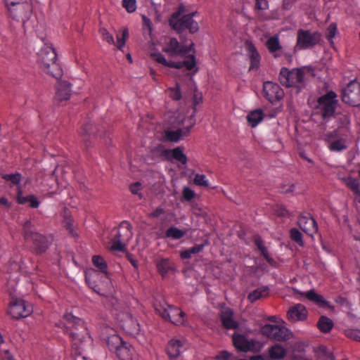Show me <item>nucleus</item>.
Here are the masks:
<instances>
[{"mask_svg": "<svg viewBox=\"0 0 360 360\" xmlns=\"http://www.w3.org/2000/svg\"><path fill=\"white\" fill-rule=\"evenodd\" d=\"M58 326L69 335L75 354L81 355L84 343L91 341L84 321L71 313H66Z\"/></svg>", "mask_w": 360, "mask_h": 360, "instance_id": "nucleus-1", "label": "nucleus"}, {"mask_svg": "<svg viewBox=\"0 0 360 360\" xmlns=\"http://www.w3.org/2000/svg\"><path fill=\"white\" fill-rule=\"evenodd\" d=\"M316 76L315 68L311 65L289 69L281 68L278 79L281 84L286 87H295L299 90L304 89L307 82Z\"/></svg>", "mask_w": 360, "mask_h": 360, "instance_id": "nucleus-2", "label": "nucleus"}, {"mask_svg": "<svg viewBox=\"0 0 360 360\" xmlns=\"http://www.w3.org/2000/svg\"><path fill=\"white\" fill-rule=\"evenodd\" d=\"M37 62L40 68L58 79L63 75V70L57 62V54L55 49L45 44L38 53Z\"/></svg>", "mask_w": 360, "mask_h": 360, "instance_id": "nucleus-3", "label": "nucleus"}, {"mask_svg": "<svg viewBox=\"0 0 360 360\" xmlns=\"http://www.w3.org/2000/svg\"><path fill=\"white\" fill-rule=\"evenodd\" d=\"M184 11V6L182 5L179 6L177 11H175L169 18V25L178 33H181L186 29H188L191 33L196 32L199 27L198 22L193 19L196 13L193 12L183 15Z\"/></svg>", "mask_w": 360, "mask_h": 360, "instance_id": "nucleus-4", "label": "nucleus"}, {"mask_svg": "<svg viewBox=\"0 0 360 360\" xmlns=\"http://www.w3.org/2000/svg\"><path fill=\"white\" fill-rule=\"evenodd\" d=\"M154 309L164 320L169 321L174 325H183L185 322V313L179 307L168 304L164 300H155Z\"/></svg>", "mask_w": 360, "mask_h": 360, "instance_id": "nucleus-5", "label": "nucleus"}, {"mask_svg": "<svg viewBox=\"0 0 360 360\" xmlns=\"http://www.w3.org/2000/svg\"><path fill=\"white\" fill-rule=\"evenodd\" d=\"M132 235L130 223L127 221H123L118 228L112 230L111 249L115 251L124 252Z\"/></svg>", "mask_w": 360, "mask_h": 360, "instance_id": "nucleus-6", "label": "nucleus"}, {"mask_svg": "<svg viewBox=\"0 0 360 360\" xmlns=\"http://www.w3.org/2000/svg\"><path fill=\"white\" fill-rule=\"evenodd\" d=\"M193 44L191 43L188 46L180 43L174 37H167L165 39L162 51L168 56L176 57L180 56L185 58L189 56L190 52L192 51Z\"/></svg>", "mask_w": 360, "mask_h": 360, "instance_id": "nucleus-7", "label": "nucleus"}, {"mask_svg": "<svg viewBox=\"0 0 360 360\" xmlns=\"http://www.w3.org/2000/svg\"><path fill=\"white\" fill-rule=\"evenodd\" d=\"M322 34L318 31L311 32L309 30L299 29L297 33L295 48L305 50L314 47L320 44Z\"/></svg>", "mask_w": 360, "mask_h": 360, "instance_id": "nucleus-8", "label": "nucleus"}, {"mask_svg": "<svg viewBox=\"0 0 360 360\" xmlns=\"http://www.w3.org/2000/svg\"><path fill=\"white\" fill-rule=\"evenodd\" d=\"M336 97L335 91H327L326 94L318 98L316 110L323 119L334 115L338 102Z\"/></svg>", "mask_w": 360, "mask_h": 360, "instance_id": "nucleus-9", "label": "nucleus"}, {"mask_svg": "<svg viewBox=\"0 0 360 360\" xmlns=\"http://www.w3.org/2000/svg\"><path fill=\"white\" fill-rule=\"evenodd\" d=\"M347 135L341 132V129H337L326 134L325 140L328 143V149L333 152H341L347 149Z\"/></svg>", "mask_w": 360, "mask_h": 360, "instance_id": "nucleus-10", "label": "nucleus"}, {"mask_svg": "<svg viewBox=\"0 0 360 360\" xmlns=\"http://www.w3.org/2000/svg\"><path fill=\"white\" fill-rule=\"evenodd\" d=\"M154 60L158 63L169 68H173L176 69H181L183 67H186V68L188 70H193L196 65L195 57L192 53L189 55L186 59L183 61H172L167 60L165 57L161 54L158 53L153 56Z\"/></svg>", "mask_w": 360, "mask_h": 360, "instance_id": "nucleus-11", "label": "nucleus"}, {"mask_svg": "<svg viewBox=\"0 0 360 360\" xmlns=\"http://www.w3.org/2000/svg\"><path fill=\"white\" fill-rule=\"evenodd\" d=\"M25 240L32 243V250L36 255L44 253L49 245L46 236L37 232L27 231Z\"/></svg>", "mask_w": 360, "mask_h": 360, "instance_id": "nucleus-12", "label": "nucleus"}, {"mask_svg": "<svg viewBox=\"0 0 360 360\" xmlns=\"http://www.w3.org/2000/svg\"><path fill=\"white\" fill-rule=\"evenodd\" d=\"M32 312V307L31 305L26 304V302L21 299L13 300L8 308V314L13 319H18L28 316Z\"/></svg>", "mask_w": 360, "mask_h": 360, "instance_id": "nucleus-13", "label": "nucleus"}, {"mask_svg": "<svg viewBox=\"0 0 360 360\" xmlns=\"http://www.w3.org/2000/svg\"><path fill=\"white\" fill-rule=\"evenodd\" d=\"M119 316L120 318L119 326L127 334L135 336L139 333L141 330L140 324L131 314L123 312Z\"/></svg>", "mask_w": 360, "mask_h": 360, "instance_id": "nucleus-14", "label": "nucleus"}, {"mask_svg": "<svg viewBox=\"0 0 360 360\" xmlns=\"http://www.w3.org/2000/svg\"><path fill=\"white\" fill-rule=\"evenodd\" d=\"M261 332L268 338L276 341H285L289 339L288 329L278 325L265 324L262 327Z\"/></svg>", "mask_w": 360, "mask_h": 360, "instance_id": "nucleus-15", "label": "nucleus"}, {"mask_svg": "<svg viewBox=\"0 0 360 360\" xmlns=\"http://www.w3.org/2000/svg\"><path fill=\"white\" fill-rule=\"evenodd\" d=\"M188 121L189 122V125L185 126L184 129L179 128L175 131L170 129L165 130L163 136L164 141L170 142H178L184 137L187 136L191 129L195 125V120H193V116L189 118Z\"/></svg>", "mask_w": 360, "mask_h": 360, "instance_id": "nucleus-16", "label": "nucleus"}, {"mask_svg": "<svg viewBox=\"0 0 360 360\" xmlns=\"http://www.w3.org/2000/svg\"><path fill=\"white\" fill-rule=\"evenodd\" d=\"M232 340L236 349L243 352L253 351L256 344L255 340H248L245 335L237 333L233 335Z\"/></svg>", "mask_w": 360, "mask_h": 360, "instance_id": "nucleus-17", "label": "nucleus"}, {"mask_svg": "<svg viewBox=\"0 0 360 360\" xmlns=\"http://www.w3.org/2000/svg\"><path fill=\"white\" fill-rule=\"evenodd\" d=\"M297 223L302 231L309 236H312L318 231L317 224L311 217L301 215Z\"/></svg>", "mask_w": 360, "mask_h": 360, "instance_id": "nucleus-18", "label": "nucleus"}, {"mask_svg": "<svg viewBox=\"0 0 360 360\" xmlns=\"http://www.w3.org/2000/svg\"><path fill=\"white\" fill-rule=\"evenodd\" d=\"M220 320L224 328L228 330L236 329L238 322L233 319V311L229 307L223 308L220 311Z\"/></svg>", "mask_w": 360, "mask_h": 360, "instance_id": "nucleus-19", "label": "nucleus"}, {"mask_svg": "<svg viewBox=\"0 0 360 360\" xmlns=\"http://www.w3.org/2000/svg\"><path fill=\"white\" fill-rule=\"evenodd\" d=\"M185 349L183 341L177 338L171 339L167 345V353L170 359L177 358Z\"/></svg>", "mask_w": 360, "mask_h": 360, "instance_id": "nucleus-20", "label": "nucleus"}, {"mask_svg": "<svg viewBox=\"0 0 360 360\" xmlns=\"http://www.w3.org/2000/svg\"><path fill=\"white\" fill-rule=\"evenodd\" d=\"M287 316L288 319L291 322L304 321L307 319V310L304 305L297 304L289 309Z\"/></svg>", "mask_w": 360, "mask_h": 360, "instance_id": "nucleus-21", "label": "nucleus"}, {"mask_svg": "<svg viewBox=\"0 0 360 360\" xmlns=\"http://www.w3.org/2000/svg\"><path fill=\"white\" fill-rule=\"evenodd\" d=\"M155 266L158 272L162 278H165L170 273L175 271V266L173 262L169 258H161L155 261Z\"/></svg>", "mask_w": 360, "mask_h": 360, "instance_id": "nucleus-22", "label": "nucleus"}, {"mask_svg": "<svg viewBox=\"0 0 360 360\" xmlns=\"http://www.w3.org/2000/svg\"><path fill=\"white\" fill-rule=\"evenodd\" d=\"M115 352L120 360H138L137 354L134 349L126 342Z\"/></svg>", "mask_w": 360, "mask_h": 360, "instance_id": "nucleus-23", "label": "nucleus"}, {"mask_svg": "<svg viewBox=\"0 0 360 360\" xmlns=\"http://www.w3.org/2000/svg\"><path fill=\"white\" fill-rule=\"evenodd\" d=\"M92 263L98 269V270L104 274L105 276V281L106 283V289L108 290L111 289V283L110 278L108 277V274L107 272V263L105 261V259L99 256V255H95L92 257Z\"/></svg>", "mask_w": 360, "mask_h": 360, "instance_id": "nucleus-24", "label": "nucleus"}, {"mask_svg": "<svg viewBox=\"0 0 360 360\" xmlns=\"http://www.w3.org/2000/svg\"><path fill=\"white\" fill-rule=\"evenodd\" d=\"M246 48L250 61L249 70H257L259 67L261 57L255 46L252 43H246Z\"/></svg>", "mask_w": 360, "mask_h": 360, "instance_id": "nucleus-25", "label": "nucleus"}, {"mask_svg": "<svg viewBox=\"0 0 360 360\" xmlns=\"http://www.w3.org/2000/svg\"><path fill=\"white\" fill-rule=\"evenodd\" d=\"M105 340L108 349L113 352H115L124 342L122 338L112 329L110 330V333Z\"/></svg>", "mask_w": 360, "mask_h": 360, "instance_id": "nucleus-26", "label": "nucleus"}, {"mask_svg": "<svg viewBox=\"0 0 360 360\" xmlns=\"http://www.w3.org/2000/svg\"><path fill=\"white\" fill-rule=\"evenodd\" d=\"M192 104H193V113L188 117L184 119L182 121V127L181 129H184V127L186 125H189V122L188 120L193 116V120L195 121V115L197 112V107L198 105L202 103V94L201 91H193V94H191Z\"/></svg>", "mask_w": 360, "mask_h": 360, "instance_id": "nucleus-27", "label": "nucleus"}, {"mask_svg": "<svg viewBox=\"0 0 360 360\" xmlns=\"http://www.w3.org/2000/svg\"><path fill=\"white\" fill-rule=\"evenodd\" d=\"M16 200L20 205H24L26 202H29V205L32 208H37L40 204L39 201L34 195L23 196L22 191L20 188L17 193Z\"/></svg>", "mask_w": 360, "mask_h": 360, "instance_id": "nucleus-28", "label": "nucleus"}, {"mask_svg": "<svg viewBox=\"0 0 360 360\" xmlns=\"http://www.w3.org/2000/svg\"><path fill=\"white\" fill-rule=\"evenodd\" d=\"M342 100L344 103L352 105H360V91H341Z\"/></svg>", "mask_w": 360, "mask_h": 360, "instance_id": "nucleus-29", "label": "nucleus"}, {"mask_svg": "<svg viewBox=\"0 0 360 360\" xmlns=\"http://www.w3.org/2000/svg\"><path fill=\"white\" fill-rule=\"evenodd\" d=\"M302 295H304L306 298L315 303L319 307H327L329 306V302L326 300L322 295L315 292L314 290H311L309 291L302 292Z\"/></svg>", "mask_w": 360, "mask_h": 360, "instance_id": "nucleus-30", "label": "nucleus"}, {"mask_svg": "<svg viewBox=\"0 0 360 360\" xmlns=\"http://www.w3.org/2000/svg\"><path fill=\"white\" fill-rule=\"evenodd\" d=\"M264 114L262 109L251 110L247 115L246 119L249 125L254 128L264 119Z\"/></svg>", "mask_w": 360, "mask_h": 360, "instance_id": "nucleus-31", "label": "nucleus"}, {"mask_svg": "<svg viewBox=\"0 0 360 360\" xmlns=\"http://www.w3.org/2000/svg\"><path fill=\"white\" fill-rule=\"evenodd\" d=\"M13 8L16 9H14L13 12H8L10 17L15 20L22 21V24L25 25V20L29 18L31 13L32 8L30 4H29V9H23L22 12L20 9H18V6H14Z\"/></svg>", "mask_w": 360, "mask_h": 360, "instance_id": "nucleus-32", "label": "nucleus"}, {"mask_svg": "<svg viewBox=\"0 0 360 360\" xmlns=\"http://www.w3.org/2000/svg\"><path fill=\"white\" fill-rule=\"evenodd\" d=\"M162 154L165 155L171 154L173 159L183 165H186L187 162V157L184 153L183 149L181 147H176L172 150L165 149L162 151Z\"/></svg>", "mask_w": 360, "mask_h": 360, "instance_id": "nucleus-33", "label": "nucleus"}, {"mask_svg": "<svg viewBox=\"0 0 360 360\" xmlns=\"http://www.w3.org/2000/svg\"><path fill=\"white\" fill-rule=\"evenodd\" d=\"M8 12H13L14 6H18L22 12L23 9H29V0H4Z\"/></svg>", "mask_w": 360, "mask_h": 360, "instance_id": "nucleus-34", "label": "nucleus"}, {"mask_svg": "<svg viewBox=\"0 0 360 360\" xmlns=\"http://www.w3.org/2000/svg\"><path fill=\"white\" fill-rule=\"evenodd\" d=\"M286 353L285 349L279 344H275L269 349V354L272 359H283Z\"/></svg>", "mask_w": 360, "mask_h": 360, "instance_id": "nucleus-35", "label": "nucleus"}, {"mask_svg": "<svg viewBox=\"0 0 360 360\" xmlns=\"http://www.w3.org/2000/svg\"><path fill=\"white\" fill-rule=\"evenodd\" d=\"M269 289L266 286L258 288L252 292H250L248 299L250 302H255L257 300L268 296Z\"/></svg>", "mask_w": 360, "mask_h": 360, "instance_id": "nucleus-36", "label": "nucleus"}, {"mask_svg": "<svg viewBox=\"0 0 360 360\" xmlns=\"http://www.w3.org/2000/svg\"><path fill=\"white\" fill-rule=\"evenodd\" d=\"M3 272L8 274H18L22 271V267L18 261L10 259L9 262L2 267ZM18 276L15 277L17 278Z\"/></svg>", "mask_w": 360, "mask_h": 360, "instance_id": "nucleus-37", "label": "nucleus"}, {"mask_svg": "<svg viewBox=\"0 0 360 360\" xmlns=\"http://www.w3.org/2000/svg\"><path fill=\"white\" fill-rule=\"evenodd\" d=\"M342 181L354 194L360 193V182L358 179L349 176L343 178Z\"/></svg>", "mask_w": 360, "mask_h": 360, "instance_id": "nucleus-38", "label": "nucleus"}, {"mask_svg": "<svg viewBox=\"0 0 360 360\" xmlns=\"http://www.w3.org/2000/svg\"><path fill=\"white\" fill-rule=\"evenodd\" d=\"M186 234V231L179 229L178 228L172 226H170L165 233L164 236L161 238H169L174 240L181 239Z\"/></svg>", "mask_w": 360, "mask_h": 360, "instance_id": "nucleus-39", "label": "nucleus"}, {"mask_svg": "<svg viewBox=\"0 0 360 360\" xmlns=\"http://www.w3.org/2000/svg\"><path fill=\"white\" fill-rule=\"evenodd\" d=\"M317 327L322 333H328L333 327V322L327 316H321L317 322Z\"/></svg>", "mask_w": 360, "mask_h": 360, "instance_id": "nucleus-40", "label": "nucleus"}, {"mask_svg": "<svg viewBox=\"0 0 360 360\" xmlns=\"http://www.w3.org/2000/svg\"><path fill=\"white\" fill-rule=\"evenodd\" d=\"M263 96L265 97L271 103L276 104L284 96V91H262Z\"/></svg>", "mask_w": 360, "mask_h": 360, "instance_id": "nucleus-41", "label": "nucleus"}, {"mask_svg": "<svg viewBox=\"0 0 360 360\" xmlns=\"http://www.w3.org/2000/svg\"><path fill=\"white\" fill-rule=\"evenodd\" d=\"M93 124L91 123H86L81 128L79 134L82 138V141L86 147L90 145L89 139L91 137V131L92 130Z\"/></svg>", "mask_w": 360, "mask_h": 360, "instance_id": "nucleus-42", "label": "nucleus"}, {"mask_svg": "<svg viewBox=\"0 0 360 360\" xmlns=\"http://www.w3.org/2000/svg\"><path fill=\"white\" fill-rule=\"evenodd\" d=\"M203 248V245H195L189 249L181 251L180 253V257L183 259H190L192 255L199 253L202 250Z\"/></svg>", "mask_w": 360, "mask_h": 360, "instance_id": "nucleus-43", "label": "nucleus"}, {"mask_svg": "<svg viewBox=\"0 0 360 360\" xmlns=\"http://www.w3.org/2000/svg\"><path fill=\"white\" fill-rule=\"evenodd\" d=\"M266 46L270 53H274L276 51L281 49V46L278 37H271L266 43Z\"/></svg>", "mask_w": 360, "mask_h": 360, "instance_id": "nucleus-44", "label": "nucleus"}, {"mask_svg": "<svg viewBox=\"0 0 360 360\" xmlns=\"http://www.w3.org/2000/svg\"><path fill=\"white\" fill-rule=\"evenodd\" d=\"M129 37V31L127 28H123L122 30L121 34H117V41L115 42V46L117 48V49L122 51V48L124 46L127 39Z\"/></svg>", "mask_w": 360, "mask_h": 360, "instance_id": "nucleus-45", "label": "nucleus"}, {"mask_svg": "<svg viewBox=\"0 0 360 360\" xmlns=\"http://www.w3.org/2000/svg\"><path fill=\"white\" fill-rule=\"evenodd\" d=\"M2 179L6 181H11L13 185H18L22 179V175L19 172L15 174H6L2 175Z\"/></svg>", "mask_w": 360, "mask_h": 360, "instance_id": "nucleus-46", "label": "nucleus"}, {"mask_svg": "<svg viewBox=\"0 0 360 360\" xmlns=\"http://www.w3.org/2000/svg\"><path fill=\"white\" fill-rule=\"evenodd\" d=\"M73 219L70 216H65L63 221V226L68 231L69 233L72 236H76L77 233L75 231L73 226Z\"/></svg>", "mask_w": 360, "mask_h": 360, "instance_id": "nucleus-47", "label": "nucleus"}, {"mask_svg": "<svg viewBox=\"0 0 360 360\" xmlns=\"http://www.w3.org/2000/svg\"><path fill=\"white\" fill-rule=\"evenodd\" d=\"M290 233V238L292 240L296 242L300 245H303L302 235L298 229L296 228H292L291 229Z\"/></svg>", "mask_w": 360, "mask_h": 360, "instance_id": "nucleus-48", "label": "nucleus"}, {"mask_svg": "<svg viewBox=\"0 0 360 360\" xmlns=\"http://www.w3.org/2000/svg\"><path fill=\"white\" fill-rule=\"evenodd\" d=\"M337 30V25L335 22L330 23L327 28L326 37V39L331 43H333V39L335 36Z\"/></svg>", "mask_w": 360, "mask_h": 360, "instance_id": "nucleus-49", "label": "nucleus"}, {"mask_svg": "<svg viewBox=\"0 0 360 360\" xmlns=\"http://www.w3.org/2000/svg\"><path fill=\"white\" fill-rule=\"evenodd\" d=\"M122 5L128 13H133L136 9V0H122Z\"/></svg>", "mask_w": 360, "mask_h": 360, "instance_id": "nucleus-50", "label": "nucleus"}, {"mask_svg": "<svg viewBox=\"0 0 360 360\" xmlns=\"http://www.w3.org/2000/svg\"><path fill=\"white\" fill-rule=\"evenodd\" d=\"M99 32L103 41H105L109 44H115L113 36L105 28H101Z\"/></svg>", "mask_w": 360, "mask_h": 360, "instance_id": "nucleus-51", "label": "nucleus"}, {"mask_svg": "<svg viewBox=\"0 0 360 360\" xmlns=\"http://www.w3.org/2000/svg\"><path fill=\"white\" fill-rule=\"evenodd\" d=\"M193 182L195 185L207 186L208 181L204 174H196L193 179Z\"/></svg>", "mask_w": 360, "mask_h": 360, "instance_id": "nucleus-52", "label": "nucleus"}, {"mask_svg": "<svg viewBox=\"0 0 360 360\" xmlns=\"http://www.w3.org/2000/svg\"><path fill=\"white\" fill-rule=\"evenodd\" d=\"M70 91H56L54 100L56 102L61 103L63 101H67L70 98Z\"/></svg>", "mask_w": 360, "mask_h": 360, "instance_id": "nucleus-53", "label": "nucleus"}, {"mask_svg": "<svg viewBox=\"0 0 360 360\" xmlns=\"http://www.w3.org/2000/svg\"><path fill=\"white\" fill-rule=\"evenodd\" d=\"M72 87V84L65 79H60L57 81V89L56 90H70Z\"/></svg>", "mask_w": 360, "mask_h": 360, "instance_id": "nucleus-54", "label": "nucleus"}, {"mask_svg": "<svg viewBox=\"0 0 360 360\" xmlns=\"http://www.w3.org/2000/svg\"><path fill=\"white\" fill-rule=\"evenodd\" d=\"M195 196V192L188 187H185L183 190V198L186 201L191 200Z\"/></svg>", "mask_w": 360, "mask_h": 360, "instance_id": "nucleus-55", "label": "nucleus"}, {"mask_svg": "<svg viewBox=\"0 0 360 360\" xmlns=\"http://www.w3.org/2000/svg\"><path fill=\"white\" fill-rule=\"evenodd\" d=\"M86 281L88 283L89 286L94 290V291H95L98 294L103 295L105 296L107 295V292L105 291H103V293L101 292L99 287L91 282L89 276H86Z\"/></svg>", "mask_w": 360, "mask_h": 360, "instance_id": "nucleus-56", "label": "nucleus"}, {"mask_svg": "<svg viewBox=\"0 0 360 360\" xmlns=\"http://www.w3.org/2000/svg\"><path fill=\"white\" fill-rule=\"evenodd\" d=\"M255 8L257 10H266L269 8V3L266 0H255Z\"/></svg>", "mask_w": 360, "mask_h": 360, "instance_id": "nucleus-57", "label": "nucleus"}, {"mask_svg": "<svg viewBox=\"0 0 360 360\" xmlns=\"http://www.w3.org/2000/svg\"><path fill=\"white\" fill-rule=\"evenodd\" d=\"M347 335L350 338L360 342V331L358 330H348Z\"/></svg>", "mask_w": 360, "mask_h": 360, "instance_id": "nucleus-58", "label": "nucleus"}, {"mask_svg": "<svg viewBox=\"0 0 360 360\" xmlns=\"http://www.w3.org/2000/svg\"><path fill=\"white\" fill-rule=\"evenodd\" d=\"M141 188V184L139 182H136L131 184L129 190L132 194L138 195Z\"/></svg>", "mask_w": 360, "mask_h": 360, "instance_id": "nucleus-59", "label": "nucleus"}, {"mask_svg": "<svg viewBox=\"0 0 360 360\" xmlns=\"http://www.w3.org/2000/svg\"><path fill=\"white\" fill-rule=\"evenodd\" d=\"M347 90H360V84L356 80H351L347 84Z\"/></svg>", "mask_w": 360, "mask_h": 360, "instance_id": "nucleus-60", "label": "nucleus"}, {"mask_svg": "<svg viewBox=\"0 0 360 360\" xmlns=\"http://www.w3.org/2000/svg\"><path fill=\"white\" fill-rule=\"evenodd\" d=\"M275 212L276 214L279 217H287L288 215V211L285 209V207L283 206H278Z\"/></svg>", "mask_w": 360, "mask_h": 360, "instance_id": "nucleus-61", "label": "nucleus"}, {"mask_svg": "<svg viewBox=\"0 0 360 360\" xmlns=\"http://www.w3.org/2000/svg\"><path fill=\"white\" fill-rule=\"evenodd\" d=\"M255 244L259 250L266 248L264 244V241L259 236H256L255 238Z\"/></svg>", "mask_w": 360, "mask_h": 360, "instance_id": "nucleus-62", "label": "nucleus"}, {"mask_svg": "<svg viewBox=\"0 0 360 360\" xmlns=\"http://www.w3.org/2000/svg\"><path fill=\"white\" fill-rule=\"evenodd\" d=\"M232 354L227 351H221L219 353V358L222 360H231Z\"/></svg>", "mask_w": 360, "mask_h": 360, "instance_id": "nucleus-63", "label": "nucleus"}, {"mask_svg": "<svg viewBox=\"0 0 360 360\" xmlns=\"http://www.w3.org/2000/svg\"><path fill=\"white\" fill-rule=\"evenodd\" d=\"M163 213L164 210L161 207H158L150 214V216L153 217H158Z\"/></svg>", "mask_w": 360, "mask_h": 360, "instance_id": "nucleus-64", "label": "nucleus"}]
</instances>
